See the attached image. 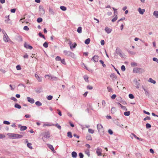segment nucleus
<instances>
[{
    "label": "nucleus",
    "instance_id": "obj_1",
    "mask_svg": "<svg viewBox=\"0 0 158 158\" xmlns=\"http://www.w3.org/2000/svg\"><path fill=\"white\" fill-rule=\"evenodd\" d=\"M7 135L9 137L13 139L20 138L23 137L22 135L17 134L8 133L7 134Z\"/></svg>",
    "mask_w": 158,
    "mask_h": 158
},
{
    "label": "nucleus",
    "instance_id": "obj_2",
    "mask_svg": "<svg viewBox=\"0 0 158 158\" xmlns=\"http://www.w3.org/2000/svg\"><path fill=\"white\" fill-rule=\"evenodd\" d=\"M144 72V70L140 68H134L133 70V73H140Z\"/></svg>",
    "mask_w": 158,
    "mask_h": 158
},
{
    "label": "nucleus",
    "instance_id": "obj_3",
    "mask_svg": "<svg viewBox=\"0 0 158 158\" xmlns=\"http://www.w3.org/2000/svg\"><path fill=\"white\" fill-rule=\"evenodd\" d=\"M140 80H139L138 81L136 79H135L133 80V82L134 84V85L135 87L137 88H139L140 86V83L139 81Z\"/></svg>",
    "mask_w": 158,
    "mask_h": 158
},
{
    "label": "nucleus",
    "instance_id": "obj_4",
    "mask_svg": "<svg viewBox=\"0 0 158 158\" xmlns=\"http://www.w3.org/2000/svg\"><path fill=\"white\" fill-rule=\"evenodd\" d=\"M97 128L99 132H103L104 131L103 128L101 124H98L97 125Z\"/></svg>",
    "mask_w": 158,
    "mask_h": 158
},
{
    "label": "nucleus",
    "instance_id": "obj_5",
    "mask_svg": "<svg viewBox=\"0 0 158 158\" xmlns=\"http://www.w3.org/2000/svg\"><path fill=\"white\" fill-rule=\"evenodd\" d=\"M43 134L44 137L47 139H48L50 137V133L48 131L44 132Z\"/></svg>",
    "mask_w": 158,
    "mask_h": 158
},
{
    "label": "nucleus",
    "instance_id": "obj_6",
    "mask_svg": "<svg viewBox=\"0 0 158 158\" xmlns=\"http://www.w3.org/2000/svg\"><path fill=\"white\" fill-rule=\"evenodd\" d=\"M63 52L65 55L69 56H72L74 55L73 53L70 51L64 50V51Z\"/></svg>",
    "mask_w": 158,
    "mask_h": 158
},
{
    "label": "nucleus",
    "instance_id": "obj_7",
    "mask_svg": "<svg viewBox=\"0 0 158 158\" xmlns=\"http://www.w3.org/2000/svg\"><path fill=\"white\" fill-rule=\"evenodd\" d=\"M99 57L98 55H94L91 59L94 62H97L98 61Z\"/></svg>",
    "mask_w": 158,
    "mask_h": 158
},
{
    "label": "nucleus",
    "instance_id": "obj_8",
    "mask_svg": "<svg viewBox=\"0 0 158 158\" xmlns=\"http://www.w3.org/2000/svg\"><path fill=\"white\" fill-rule=\"evenodd\" d=\"M96 152L98 156H101L102 155V150L101 148H98L96 149Z\"/></svg>",
    "mask_w": 158,
    "mask_h": 158
},
{
    "label": "nucleus",
    "instance_id": "obj_9",
    "mask_svg": "<svg viewBox=\"0 0 158 158\" xmlns=\"http://www.w3.org/2000/svg\"><path fill=\"white\" fill-rule=\"evenodd\" d=\"M40 11L41 14L44 15L45 14V10L42 6H39Z\"/></svg>",
    "mask_w": 158,
    "mask_h": 158
},
{
    "label": "nucleus",
    "instance_id": "obj_10",
    "mask_svg": "<svg viewBox=\"0 0 158 158\" xmlns=\"http://www.w3.org/2000/svg\"><path fill=\"white\" fill-rule=\"evenodd\" d=\"M27 101L33 104L35 102L34 100L30 97H28L27 98Z\"/></svg>",
    "mask_w": 158,
    "mask_h": 158
},
{
    "label": "nucleus",
    "instance_id": "obj_11",
    "mask_svg": "<svg viewBox=\"0 0 158 158\" xmlns=\"http://www.w3.org/2000/svg\"><path fill=\"white\" fill-rule=\"evenodd\" d=\"M116 53L117 55H119L121 57L123 56L121 51L120 50L117 49L116 50Z\"/></svg>",
    "mask_w": 158,
    "mask_h": 158
},
{
    "label": "nucleus",
    "instance_id": "obj_12",
    "mask_svg": "<svg viewBox=\"0 0 158 158\" xmlns=\"http://www.w3.org/2000/svg\"><path fill=\"white\" fill-rule=\"evenodd\" d=\"M24 46L26 48H28L30 49H32L33 48V47L31 46L28 44L26 43H24Z\"/></svg>",
    "mask_w": 158,
    "mask_h": 158
},
{
    "label": "nucleus",
    "instance_id": "obj_13",
    "mask_svg": "<svg viewBox=\"0 0 158 158\" xmlns=\"http://www.w3.org/2000/svg\"><path fill=\"white\" fill-rule=\"evenodd\" d=\"M3 39L6 42H8L9 40L10 39L7 34L4 35Z\"/></svg>",
    "mask_w": 158,
    "mask_h": 158
},
{
    "label": "nucleus",
    "instance_id": "obj_14",
    "mask_svg": "<svg viewBox=\"0 0 158 158\" xmlns=\"http://www.w3.org/2000/svg\"><path fill=\"white\" fill-rule=\"evenodd\" d=\"M138 11L140 14L143 15L145 11V10L144 9H142L140 8H139L138 9Z\"/></svg>",
    "mask_w": 158,
    "mask_h": 158
},
{
    "label": "nucleus",
    "instance_id": "obj_15",
    "mask_svg": "<svg viewBox=\"0 0 158 158\" xmlns=\"http://www.w3.org/2000/svg\"><path fill=\"white\" fill-rule=\"evenodd\" d=\"M105 30L106 32L108 34L110 33L112 31V29L107 27H105Z\"/></svg>",
    "mask_w": 158,
    "mask_h": 158
},
{
    "label": "nucleus",
    "instance_id": "obj_16",
    "mask_svg": "<svg viewBox=\"0 0 158 158\" xmlns=\"http://www.w3.org/2000/svg\"><path fill=\"white\" fill-rule=\"evenodd\" d=\"M110 77L113 80H115L117 78V77L114 73H112L110 75Z\"/></svg>",
    "mask_w": 158,
    "mask_h": 158
},
{
    "label": "nucleus",
    "instance_id": "obj_17",
    "mask_svg": "<svg viewBox=\"0 0 158 158\" xmlns=\"http://www.w3.org/2000/svg\"><path fill=\"white\" fill-rule=\"evenodd\" d=\"M49 14L51 15H54L55 14L54 10L51 8H49Z\"/></svg>",
    "mask_w": 158,
    "mask_h": 158
},
{
    "label": "nucleus",
    "instance_id": "obj_18",
    "mask_svg": "<svg viewBox=\"0 0 158 158\" xmlns=\"http://www.w3.org/2000/svg\"><path fill=\"white\" fill-rule=\"evenodd\" d=\"M35 77L37 79L38 81L41 82L42 81V79L41 77H39L38 75L35 74Z\"/></svg>",
    "mask_w": 158,
    "mask_h": 158
},
{
    "label": "nucleus",
    "instance_id": "obj_19",
    "mask_svg": "<svg viewBox=\"0 0 158 158\" xmlns=\"http://www.w3.org/2000/svg\"><path fill=\"white\" fill-rule=\"evenodd\" d=\"M48 148L53 152H55L54 149L52 145L48 144Z\"/></svg>",
    "mask_w": 158,
    "mask_h": 158
},
{
    "label": "nucleus",
    "instance_id": "obj_20",
    "mask_svg": "<svg viewBox=\"0 0 158 158\" xmlns=\"http://www.w3.org/2000/svg\"><path fill=\"white\" fill-rule=\"evenodd\" d=\"M153 15L156 18H158V11H155L153 13Z\"/></svg>",
    "mask_w": 158,
    "mask_h": 158
},
{
    "label": "nucleus",
    "instance_id": "obj_21",
    "mask_svg": "<svg viewBox=\"0 0 158 158\" xmlns=\"http://www.w3.org/2000/svg\"><path fill=\"white\" fill-rule=\"evenodd\" d=\"M72 156L73 157L76 158L77 157V154L76 152H73L72 153Z\"/></svg>",
    "mask_w": 158,
    "mask_h": 158
},
{
    "label": "nucleus",
    "instance_id": "obj_22",
    "mask_svg": "<svg viewBox=\"0 0 158 158\" xmlns=\"http://www.w3.org/2000/svg\"><path fill=\"white\" fill-rule=\"evenodd\" d=\"M27 127L25 126H21L20 128V130L21 131H23L26 130Z\"/></svg>",
    "mask_w": 158,
    "mask_h": 158
},
{
    "label": "nucleus",
    "instance_id": "obj_23",
    "mask_svg": "<svg viewBox=\"0 0 158 158\" xmlns=\"http://www.w3.org/2000/svg\"><path fill=\"white\" fill-rule=\"evenodd\" d=\"M85 153L87 155V156H88L89 157L90 156V153H89V149H86L85 151Z\"/></svg>",
    "mask_w": 158,
    "mask_h": 158
},
{
    "label": "nucleus",
    "instance_id": "obj_24",
    "mask_svg": "<svg viewBox=\"0 0 158 158\" xmlns=\"http://www.w3.org/2000/svg\"><path fill=\"white\" fill-rule=\"evenodd\" d=\"M77 32L79 33H81L82 32V28L81 27H78L77 29Z\"/></svg>",
    "mask_w": 158,
    "mask_h": 158
},
{
    "label": "nucleus",
    "instance_id": "obj_25",
    "mask_svg": "<svg viewBox=\"0 0 158 158\" xmlns=\"http://www.w3.org/2000/svg\"><path fill=\"white\" fill-rule=\"evenodd\" d=\"M149 81L151 83H152L153 84H155L156 83V81H155L153 80L151 78H150L149 80L148 81Z\"/></svg>",
    "mask_w": 158,
    "mask_h": 158
},
{
    "label": "nucleus",
    "instance_id": "obj_26",
    "mask_svg": "<svg viewBox=\"0 0 158 158\" xmlns=\"http://www.w3.org/2000/svg\"><path fill=\"white\" fill-rule=\"evenodd\" d=\"M90 41V40L89 38L85 40V43L86 44H88L89 43Z\"/></svg>",
    "mask_w": 158,
    "mask_h": 158
},
{
    "label": "nucleus",
    "instance_id": "obj_27",
    "mask_svg": "<svg viewBox=\"0 0 158 158\" xmlns=\"http://www.w3.org/2000/svg\"><path fill=\"white\" fill-rule=\"evenodd\" d=\"M111 112L112 114H114L116 111V108L115 107H113L112 108L111 110Z\"/></svg>",
    "mask_w": 158,
    "mask_h": 158
},
{
    "label": "nucleus",
    "instance_id": "obj_28",
    "mask_svg": "<svg viewBox=\"0 0 158 158\" xmlns=\"http://www.w3.org/2000/svg\"><path fill=\"white\" fill-rule=\"evenodd\" d=\"M132 135L136 139H137L139 141H142V139L141 138H139L138 137H137L134 134H132Z\"/></svg>",
    "mask_w": 158,
    "mask_h": 158
},
{
    "label": "nucleus",
    "instance_id": "obj_29",
    "mask_svg": "<svg viewBox=\"0 0 158 158\" xmlns=\"http://www.w3.org/2000/svg\"><path fill=\"white\" fill-rule=\"evenodd\" d=\"M35 105L38 106H40L42 105V103L39 101H37L35 103Z\"/></svg>",
    "mask_w": 158,
    "mask_h": 158
},
{
    "label": "nucleus",
    "instance_id": "obj_30",
    "mask_svg": "<svg viewBox=\"0 0 158 158\" xmlns=\"http://www.w3.org/2000/svg\"><path fill=\"white\" fill-rule=\"evenodd\" d=\"M84 78L85 80L87 82H89V80H88V78H89V77H88L86 76V75H85L84 76Z\"/></svg>",
    "mask_w": 158,
    "mask_h": 158
},
{
    "label": "nucleus",
    "instance_id": "obj_31",
    "mask_svg": "<svg viewBox=\"0 0 158 158\" xmlns=\"http://www.w3.org/2000/svg\"><path fill=\"white\" fill-rule=\"evenodd\" d=\"M15 107L19 109H20L21 107V106L17 103L15 104Z\"/></svg>",
    "mask_w": 158,
    "mask_h": 158
},
{
    "label": "nucleus",
    "instance_id": "obj_32",
    "mask_svg": "<svg viewBox=\"0 0 158 158\" xmlns=\"http://www.w3.org/2000/svg\"><path fill=\"white\" fill-rule=\"evenodd\" d=\"M117 19H118L117 15H116L115 16V17L112 19L111 21L112 22H115L117 20Z\"/></svg>",
    "mask_w": 158,
    "mask_h": 158
},
{
    "label": "nucleus",
    "instance_id": "obj_33",
    "mask_svg": "<svg viewBox=\"0 0 158 158\" xmlns=\"http://www.w3.org/2000/svg\"><path fill=\"white\" fill-rule=\"evenodd\" d=\"M60 8L62 10L64 11L66 10V8L64 6H61Z\"/></svg>",
    "mask_w": 158,
    "mask_h": 158
},
{
    "label": "nucleus",
    "instance_id": "obj_34",
    "mask_svg": "<svg viewBox=\"0 0 158 158\" xmlns=\"http://www.w3.org/2000/svg\"><path fill=\"white\" fill-rule=\"evenodd\" d=\"M67 136L70 138H72L73 136L71 132H68L67 133Z\"/></svg>",
    "mask_w": 158,
    "mask_h": 158
},
{
    "label": "nucleus",
    "instance_id": "obj_35",
    "mask_svg": "<svg viewBox=\"0 0 158 158\" xmlns=\"http://www.w3.org/2000/svg\"><path fill=\"white\" fill-rule=\"evenodd\" d=\"M86 139L88 140H91L92 139L91 136V135H89L87 136Z\"/></svg>",
    "mask_w": 158,
    "mask_h": 158
},
{
    "label": "nucleus",
    "instance_id": "obj_36",
    "mask_svg": "<svg viewBox=\"0 0 158 158\" xmlns=\"http://www.w3.org/2000/svg\"><path fill=\"white\" fill-rule=\"evenodd\" d=\"M131 65L132 67H135L137 66V64L135 62H132L131 63Z\"/></svg>",
    "mask_w": 158,
    "mask_h": 158
},
{
    "label": "nucleus",
    "instance_id": "obj_37",
    "mask_svg": "<svg viewBox=\"0 0 158 158\" xmlns=\"http://www.w3.org/2000/svg\"><path fill=\"white\" fill-rule=\"evenodd\" d=\"M124 114L125 116H128L130 114V112L129 111L125 112H124Z\"/></svg>",
    "mask_w": 158,
    "mask_h": 158
},
{
    "label": "nucleus",
    "instance_id": "obj_38",
    "mask_svg": "<svg viewBox=\"0 0 158 158\" xmlns=\"http://www.w3.org/2000/svg\"><path fill=\"white\" fill-rule=\"evenodd\" d=\"M100 62L102 64V65L103 67H106V65L104 64V62L102 60H99Z\"/></svg>",
    "mask_w": 158,
    "mask_h": 158
},
{
    "label": "nucleus",
    "instance_id": "obj_39",
    "mask_svg": "<svg viewBox=\"0 0 158 158\" xmlns=\"http://www.w3.org/2000/svg\"><path fill=\"white\" fill-rule=\"evenodd\" d=\"M67 40L68 41H69V46H70V49H72V45L71 41L70 40Z\"/></svg>",
    "mask_w": 158,
    "mask_h": 158
},
{
    "label": "nucleus",
    "instance_id": "obj_40",
    "mask_svg": "<svg viewBox=\"0 0 158 158\" xmlns=\"http://www.w3.org/2000/svg\"><path fill=\"white\" fill-rule=\"evenodd\" d=\"M50 79L52 80V81H56L57 80V77L54 76H51Z\"/></svg>",
    "mask_w": 158,
    "mask_h": 158
},
{
    "label": "nucleus",
    "instance_id": "obj_41",
    "mask_svg": "<svg viewBox=\"0 0 158 158\" xmlns=\"http://www.w3.org/2000/svg\"><path fill=\"white\" fill-rule=\"evenodd\" d=\"M43 46L45 48H47L48 46V43L47 42H45L43 44Z\"/></svg>",
    "mask_w": 158,
    "mask_h": 158
},
{
    "label": "nucleus",
    "instance_id": "obj_42",
    "mask_svg": "<svg viewBox=\"0 0 158 158\" xmlns=\"http://www.w3.org/2000/svg\"><path fill=\"white\" fill-rule=\"evenodd\" d=\"M31 143H28L27 144V147L31 149H32V147L31 146Z\"/></svg>",
    "mask_w": 158,
    "mask_h": 158
},
{
    "label": "nucleus",
    "instance_id": "obj_43",
    "mask_svg": "<svg viewBox=\"0 0 158 158\" xmlns=\"http://www.w3.org/2000/svg\"><path fill=\"white\" fill-rule=\"evenodd\" d=\"M61 59V58L58 56H57L55 58V60L56 61L60 60Z\"/></svg>",
    "mask_w": 158,
    "mask_h": 158
},
{
    "label": "nucleus",
    "instance_id": "obj_44",
    "mask_svg": "<svg viewBox=\"0 0 158 158\" xmlns=\"http://www.w3.org/2000/svg\"><path fill=\"white\" fill-rule=\"evenodd\" d=\"M88 132L89 133L93 134L94 132V130L91 129H89L88 130Z\"/></svg>",
    "mask_w": 158,
    "mask_h": 158
},
{
    "label": "nucleus",
    "instance_id": "obj_45",
    "mask_svg": "<svg viewBox=\"0 0 158 158\" xmlns=\"http://www.w3.org/2000/svg\"><path fill=\"white\" fill-rule=\"evenodd\" d=\"M42 21V19L41 18H39L37 19V22L38 23H40Z\"/></svg>",
    "mask_w": 158,
    "mask_h": 158
},
{
    "label": "nucleus",
    "instance_id": "obj_46",
    "mask_svg": "<svg viewBox=\"0 0 158 158\" xmlns=\"http://www.w3.org/2000/svg\"><path fill=\"white\" fill-rule=\"evenodd\" d=\"M121 70H122V71H125L126 69L125 66L123 65H122V66L121 67Z\"/></svg>",
    "mask_w": 158,
    "mask_h": 158
},
{
    "label": "nucleus",
    "instance_id": "obj_47",
    "mask_svg": "<svg viewBox=\"0 0 158 158\" xmlns=\"http://www.w3.org/2000/svg\"><path fill=\"white\" fill-rule=\"evenodd\" d=\"M39 35L40 37H42L43 38L45 39V38L44 37V35H42L41 33L40 32L39 34Z\"/></svg>",
    "mask_w": 158,
    "mask_h": 158
},
{
    "label": "nucleus",
    "instance_id": "obj_48",
    "mask_svg": "<svg viewBox=\"0 0 158 158\" xmlns=\"http://www.w3.org/2000/svg\"><path fill=\"white\" fill-rule=\"evenodd\" d=\"M129 97L131 99H133L134 98V95L132 94H129Z\"/></svg>",
    "mask_w": 158,
    "mask_h": 158
},
{
    "label": "nucleus",
    "instance_id": "obj_49",
    "mask_svg": "<svg viewBox=\"0 0 158 158\" xmlns=\"http://www.w3.org/2000/svg\"><path fill=\"white\" fill-rule=\"evenodd\" d=\"M146 127L147 128H149L151 127V125L149 123H147L146 125Z\"/></svg>",
    "mask_w": 158,
    "mask_h": 158
},
{
    "label": "nucleus",
    "instance_id": "obj_50",
    "mask_svg": "<svg viewBox=\"0 0 158 158\" xmlns=\"http://www.w3.org/2000/svg\"><path fill=\"white\" fill-rule=\"evenodd\" d=\"M152 60L156 62L158 64V59L157 58L153 57L152 58Z\"/></svg>",
    "mask_w": 158,
    "mask_h": 158
},
{
    "label": "nucleus",
    "instance_id": "obj_51",
    "mask_svg": "<svg viewBox=\"0 0 158 158\" xmlns=\"http://www.w3.org/2000/svg\"><path fill=\"white\" fill-rule=\"evenodd\" d=\"M79 156L80 157V158H83L84 157V155L82 153H80L79 154Z\"/></svg>",
    "mask_w": 158,
    "mask_h": 158
},
{
    "label": "nucleus",
    "instance_id": "obj_52",
    "mask_svg": "<svg viewBox=\"0 0 158 158\" xmlns=\"http://www.w3.org/2000/svg\"><path fill=\"white\" fill-rule=\"evenodd\" d=\"M3 123L4 124L7 125L10 124V123L9 121H3Z\"/></svg>",
    "mask_w": 158,
    "mask_h": 158
},
{
    "label": "nucleus",
    "instance_id": "obj_53",
    "mask_svg": "<svg viewBox=\"0 0 158 158\" xmlns=\"http://www.w3.org/2000/svg\"><path fill=\"white\" fill-rule=\"evenodd\" d=\"M5 137V135L2 134H0V139H3Z\"/></svg>",
    "mask_w": 158,
    "mask_h": 158
},
{
    "label": "nucleus",
    "instance_id": "obj_54",
    "mask_svg": "<svg viewBox=\"0 0 158 158\" xmlns=\"http://www.w3.org/2000/svg\"><path fill=\"white\" fill-rule=\"evenodd\" d=\"M55 126H56V127H57V128L58 129H59L60 130L61 129V126L59 125L58 123H56V125H55Z\"/></svg>",
    "mask_w": 158,
    "mask_h": 158
},
{
    "label": "nucleus",
    "instance_id": "obj_55",
    "mask_svg": "<svg viewBox=\"0 0 158 158\" xmlns=\"http://www.w3.org/2000/svg\"><path fill=\"white\" fill-rule=\"evenodd\" d=\"M52 96L51 95H49L48 96V97L47 98L48 100H52Z\"/></svg>",
    "mask_w": 158,
    "mask_h": 158
},
{
    "label": "nucleus",
    "instance_id": "obj_56",
    "mask_svg": "<svg viewBox=\"0 0 158 158\" xmlns=\"http://www.w3.org/2000/svg\"><path fill=\"white\" fill-rule=\"evenodd\" d=\"M16 68L17 70H20L21 69V68L19 65H18L16 66Z\"/></svg>",
    "mask_w": 158,
    "mask_h": 158
},
{
    "label": "nucleus",
    "instance_id": "obj_57",
    "mask_svg": "<svg viewBox=\"0 0 158 158\" xmlns=\"http://www.w3.org/2000/svg\"><path fill=\"white\" fill-rule=\"evenodd\" d=\"M60 61L62 64H66V63L65 61V60L64 59H63L62 60L61 59V60H60Z\"/></svg>",
    "mask_w": 158,
    "mask_h": 158
},
{
    "label": "nucleus",
    "instance_id": "obj_58",
    "mask_svg": "<svg viewBox=\"0 0 158 158\" xmlns=\"http://www.w3.org/2000/svg\"><path fill=\"white\" fill-rule=\"evenodd\" d=\"M143 89L144 91H145V94H146V95H148L149 94V92H148V91H147V90L146 89H144V88H143Z\"/></svg>",
    "mask_w": 158,
    "mask_h": 158
},
{
    "label": "nucleus",
    "instance_id": "obj_59",
    "mask_svg": "<svg viewBox=\"0 0 158 158\" xmlns=\"http://www.w3.org/2000/svg\"><path fill=\"white\" fill-rule=\"evenodd\" d=\"M23 29L26 31H28L29 30V28L27 26H25L23 27Z\"/></svg>",
    "mask_w": 158,
    "mask_h": 158
},
{
    "label": "nucleus",
    "instance_id": "obj_60",
    "mask_svg": "<svg viewBox=\"0 0 158 158\" xmlns=\"http://www.w3.org/2000/svg\"><path fill=\"white\" fill-rule=\"evenodd\" d=\"M87 89L90 90H91L93 89V87L92 86L89 85H88L87 86Z\"/></svg>",
    "mask_w": 158,
    "mask_h": 158
},
{
    "label": "nucleus",
    "instance_id": "obj_61",
    "mask_svg": "<svg viewBox=\"0 0 158 158\" xmlns=\"http://www.w3.org/2000/svg\"><path fill=\"white\" fill-rule=\"evenodd\" d=\"M150 119V117L148 116H147L146 117L144 118L143 119L144 120L146 121L147 120H149Z\"/></svg>",
    "mask_w": 158,
    "mask_h": 158
},
{
    "label": "nucleus",
    "instance_id": "obj_62",
    "mask_svg": "<svg viewBox=\"0 0 158 158\" xmlns=\"http://www.w3.org/2000/svg\"><path fill=\"white\" fill-rule=\"evenodd\" d=\"M108 132L110 135H112L113 134L112 131L110 129H109L108 130Z\"/></svg>",
    "mask_w": 158,
    "mask_h": 158
},
{
    "label": "nucleus",
    "instance_id": "obj_63",
    "mask_svg": "<svg viewBox=\"0 0 158 158\" xmlns=\"http://www.w3.org/2000/svg\"><path fill=\"white\" fill-rule=\"evenodd\" d=\"M128 52L130 54H132V55H134L135 54V52L131 51H128Z\"/></svg>",
    "mask_w": 158,
    "mask_h": 158
},
{
    "label": "nucleus",
    "instance_id": "obj_64",
    "mask_svg": "<svg viewBox=\"0 0 158 158\" xmlns=\"http://www.w3.org/2000/svg\"><path fill=\"white\" fill-rule=\"evenodd\" d=\"M101 44L102 45H103L105 44L104 41L103 40H102L101 41Z\"/></svg>",
    "mask_w": 158,
    "mask_h": 158
}]
</instances>
